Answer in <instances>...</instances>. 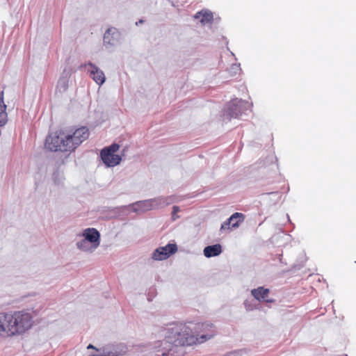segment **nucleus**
Returning <instances> with one entry per match:
<instances>
[{
    "mask_svg": "<svg viewBox=\"0 0 356 356\" xmlns=\"http://www.w3.org/2000/svg\"><path fill=\"white\" fill-rule=\"evenodd\" d=\"M33 325L31 314L23 311L0 313V337L8 338L25 333Z\"/></svg>",
    "mask_w": 356,
    "mask_h": 356,
    "instance_id": "f257e3e1",
    "label": "nucleus"
},
{
    "mask_svg": "<svg viewBox=\"0 0 356 356\" xmlns=\"http://www.w3.org/2000/svg\"><path fill=\"white\" fill-rule=\"evenodd\" d=\"M208 337V334H203L201 335V337H197V334L194 332V326L193 327H190L188 325H184L180 327L179 331L177 333L174 343L176 346H191L207 341V338Z\"/></svg>",
    "mask_w": 356,
    "mask_h": 356,
    "instance_id": "f03ea898",
    "label": "nucleus"
},
{
    "mask_svg": "<svg viewBox=\"0 0 356 356\" xmlns=\"http://www.w3.org/2000/svg\"><path fill=\"white\" fill-rule=\"evenodd\" d=\"M65 129H60L50 134L45 140V147L51 152L69 151Z\"/></svg>",
    "mask_w": 356,
    "mask_h": 356,
    "instance_id": "7ed1b4c3",
    "label": "nucleus"
},
{
    "mask_svg": "<svg viewBox=\"0 0 356 356\" xmlns=\"http://www.w3.org/2000/svg\"><path fill=\"white\" fill-rule=\"evenodd\" d=\"M67 136V143L70 152L74 151L84 140L88 139L90 133L86 127H81L75 130L73 129H65Z\"/></svg>",
    "mask_w": 356,
    "mask_h": 356,
    "instance_id": "20e7f679",
    "label": "nucleus"
},
{
    "mask_svg": "<svg viewBox=\"0 0 356 356\" xmlns=\"http://www.w3.org/2000/svg\"><path fill=\"white\" fill-rule=\"evenodd\" d=\"M119 148V145L114 143L101 151L102 160L107 167H114L120 163L122 159L120 156L116 154Z\"/></svg>",
    "mask_w": 356,
    "mask_h": 356,
    "instance_id": "39448f33",
    "label": "nucleus"
},
{
    "mask_svg": "<svg viewBox=\"0 0 356 356\" xmlns=\"http://www.w3.org/2000/svg\"><path fill=\"white\" fill-rule=\"evenodd\" d=\"M177 251L176 244L169 243L163 247L156 248L152 254V259L155 261H161L169 258Z\"/></svg>",
    "mask_w": 356,
    "mask_h": 356,
    "instance_id": "423d86ee",
    "label": "nucleus"
},
{
    "mask_svg": "<svg viewBox=\"0 0 356 356\" xmlns=\"http://www.w3.org/2000/svg\"><path fill=\"white\" fill-rule=\"evenodd\" d=\"M194 332L197 334V337H201L203 334H208L209 337L207 341L212 338L215 334L213 325L210 323H197L194 325Z\"/></svg>",
    "mask_w": 356,
    "mask_h": 356,
    "instance_id": "0eeeda50",
    "label": "nucleus"
},
{
    "mask_svg": "<svg viewBox=\"0 0 356 356\" xmlns=\"http://www.w3.org/2000/svg\"><path fill=\"white\" fill-rule=\"evenodd\" d=\"M86 66L90 67V69L88 70L90 76L97 85L102 86L106 80L104 72L91 63L86 64Z\"/></svg>",
    "mask_w": 356,
    "mask_h": 356,
    "instance_id": "6e6552de",
    "label": "nucleus"
},
{
    "mask_svg": "<svg viewBox=\"0 0 356 356\" xmlns=\"http://www.w3.org/2000/svg\"><path fill=\"white\" fill-rule=\"evenodd\" d=\"M244 219V216L241 213H235L230 216L225 222L222 224L220 229L225 230L232 228L238 227L239 222H242Z\"/></svg>",
    "mask_w": 356,
    "mask_h": 356,
    "instance_id": "1a4fd4ad",
    "label": "nucleus"
},
{
    "mask_svg": "<svg viewBox=\"0 0 356 356\" xmlns=\"http://www.w3.org/2000/svg\"><path fill=\"white\" fill-rule=\"evenodd\" d=\"M269 293L270 291L268 289H265L262 286H259L257 289H254L251 291L252 295L257 300L260 302L265 301L266 302H272V300L267 298L268 297Z\"/></svg>",
    "mask_w": 356,
    "mask_h": 356,
    "instance_id": "9d476101",
    "label": "nucleus"
},
{
    "mask_svg": "<svg viewBox=\"0 0 356 356\" xmlns=\"http://www.w3.org/2000/svg\"><path fill=\"white\" fill-rule=\"evenodd\" d=\"M83 236L86 240L95 244L97 247L99 244V233L95 228H88L84 231Z\"/></svg>",
    "mask_w": 356,
    "mask_h": 356,
    "instance_id": "9b49d317",
    "label": "nucleus"
},
{
    "mask_svg": "<svg viewBox=\"0 0 356 356\" xmlns=\"http://www.w3.org/2000/svg\"><path fill=\"white\" fill-rule=\"evenodd\" d=\"M6 105L4 102V92L0 93V127L4 126L8 121V113L6 112Z\"/></svg>",
    "mask_w": 356,
    "mask_h": 356,
    "instance_id": "f8f14e48",
    "label": "nucleus"
},
{
    "mask_svg": "<svg viewBox=\"0 0 356 356\" xmlns=\"http://www.w3.org/2000/svg\"><path fill=\"white\" fill-rule=\"evenodd\" d=\"M239 103H241V101L237 99L233 100L229 103L227 112L231 118H237L241 115V106L238 105Z\"/></svg>",
    "mask_w": 356,
    "mask_h": 356,
    "instance_id": "ddd939ff",
    "label": "nucleus"
},
{
    "mask_svg": "<svg viewBox=\"0 0 356 356\" xmlns=\"http://www.w3.org/2000/svg\"><path fill=\"white\" fill-rule=\"evenodd\" d=\"M203 252L204 256L207 258L216 257L222 252V246L220 244L209 245L204 248Z\"/></svg>",
    "mask_w": 356,
    "mask_h": 356,
    "instance_id": "4468645a",
    "label": "nucleus"
},
{
    "mask_svg": "<svg viewBox=\"0 0 356 356\" xmlns=\"http://www.w3.org/2000/svg\"><path fill=\"white\" fill-rule=\"evenodd\" d=\"M137 207L143 211H148L152 209L153 202L152 200H145L137 203Z\"/></svg>",
    "mask_w": 356,
    "mask_h": 356,
    "instance_id": "2eb2a0df",
    "label": "nucleus"
},
{
    "mask_svg": "<svg viewBox=\"0 0 356 356\" xmlns=\"http://www.w3.org/2000/svg\"><path fill=\"white\" fill-rule=\"evenodd\" d=\"M57 88L60 92H65L68 88V81L66 79H60L58 81Z\"/></svg>",
    "mask_w": 356,
    "mask_h": 356,
    "instance_id": "dca6fc26",
    "label": "nucleus"
},
{
    "mask_svg": "<svg viewBox=\"0 0 356 356\" xmlns=\"http://www.w3.org/2000/svg\"><path fill=\"white\" fill-rule=\"evenodd\" d=\"M111 29H108L104 34V43H107V44H112V39L110 37V35H111Z\"/></svg>",
    "mask_w": 356,
    "mask_h": 356,
    "instance_id": "f3484780",
    "label": "nucleus"
},
{
    "mask_svg": "<svg viewBox=\"0 0 356 356\" xmlns=\"http://www.w3.org/2000/svg\"><path fill=\"white\" fill-rule=\"evenodd\" d=\"M213 19V16L211 14H209V13H204L203 14V17L201 19V22H211Z\"/></svg>",
    "mask_w": 356,
    "mask_h": 356,
    "instance_id": "a211bd4d",
    "label": "nucleus"
},
{
    "mask_svg": "<svg viewBox=\"0 0 356 356\" xmlns=\"http://www.w3.org/2000/svg\"><path fill=\"white\" fill-rule=\"evenodd\" d=\"M179 211V208L177 206L173 207V211L172 213V218L175 220L178 216H176V213Z\"/></svg>",
    "mask_w": 356,
    "mask_h": 356,
    "instance_id": "6ab92c4d",
    "label": "nucleus"
},
{
    "mask_svg": "<svg viewBox=\"0 0 356 356\" xmlns=\"http://www.w3.org/2000/svg\"><path fill=\"white\" fill-rule=\"evenodd\" d=\"M88 349H96L95 347L94 346H92V344H89L87 347Z\"/></svg>",
    "mask_w": 356,
    "mask_h": 356,
    "instance_id": "aec40b11",
    "label": "nucleus"
},
{
    "mask_svg": "<svg viewBox=\"0 0 356 356\" xmlns=\"http://www.w3.org/2000/svg\"><path fill=\"white\" fill-rule=\"evenodd\" d=\"M85 241H83L82 242L78 243L77 245L79 248H82V243H84Z\"/></svg>",
    "mask_w": 356,
    "mask_h": 356,
    "instance_id": "412c9836",
    "label": "nucleus"
},
{
    "mask_svg": "<svg viewBox=\"0 0 356 356\" xmlns=\"http://www.w3.org/2000/svg\"><path fill=\"white\" fill-rule=\"evenodd\" d=\"M200 14H201V13H197V14L195 15V17H199L198 15H200Z\"/></svg>",
    "mask_w": 356,
    "mask_h": 356,
    "instance_id": "4be33fe9",
    "label": "nucleus"
}]
</instances>
